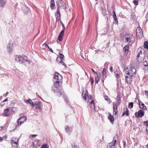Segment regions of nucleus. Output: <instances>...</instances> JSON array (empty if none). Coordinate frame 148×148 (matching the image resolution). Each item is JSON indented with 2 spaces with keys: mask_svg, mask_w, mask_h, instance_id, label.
<instances>
[{
  "mask_svg": "<svg viewBox=\"0 0 148 148\" xmlns=\"http://www.w3.org/2000/svg\"><path fill=\"white\" fill-rule=\"evenodd\" d=\"M102 75L103 78L105 79L107 77L106 69L104 68L102 71Z\"/></svg>",
  "mask_w": 148,
  "mask_h": 148,
  "instance_id": "24",
  "label": "nucleus"
},
{
  "mask_svg": "<svg viewBox=\"0 0 148 148\" xmlns=\"http://www.w3.org/2000/svg\"><path fill=\"white\" fill-rule=\"evenodd\" d=\"M110 71L112 72L113 71V68L112 66H110Z\"/></svg>",
  "mask_w": 148,
  "mask_h": 148,
  "instance_id": "49",
  "label": "nucleus"
},
{
  "mask_svg": "<svg viewBox=\"0 0 148 148\" xmlns=\"http://www.w3.org/2000/svg\"><path fill=\"white\" fill-rule=\"evenodd\" d=\"M52 90L54 93L55 95L57 97H59L61 95L64 96V93L63 90L59 89L58 88L53 87Z\"/></svg>",
  "mask_w": 148,
  "mask_h": 148,
  "instance_id": "3",
  "label": "nucleus"
},
{
  "mask_svg": "<svg viewBox=\"0 0 148 148\" xmlns=\"http://www.w3.org/2000/svg\"><path fill=\"white\" fill-rule=\"evenodd\" d=\"M145 94L146 96H148V91L147 90H145Z\"/></svg>",
  "mask_w": 148,
  "mask_h": 148,
  "instance_id": "48",
  "label": "nucleus"
},
{
  "mask_svg": "<svg viewBox=\"0 0 148 148\" xmlns=\"http://www.w3.org/2000/svg\"><path fill=\"white\" fill-rule=\"evenodd\" d=\"M143 64L144 65V66L145 67V69L147 70H148V65L147 62L146 61H145L143 62Z\"/></svg>",
  "mask_w": 148,
  "mask_h": 148,
  "instance_id": "31",
  "label": "nucleus"
},
{
  "mask_svg": "<svg viewBox=\"0 0 148 148\" xmlns=\"http://www.w3.org/2000/svg\"><path fill=\"white\" fill-rule=\"evenodd\" d=\"M146 148H148V144L146 145Z\"/></svg>",
  "mask_w": 148,
  "mask_h": 148,
  "instance_id": "58",
  "label": "nucleus"
},
{
  "mask_svg": "<svg viewBox=\"0 0 148 148\" xmlns=\"http://www.w3.org/2000/svg\"><path fill=\"white\" fill-rule=\"evenodd\" d=\"M129 110L127 108H126V110H125L123 112L122 116H123L125 115H126V116H128L129 115Z\"/></svg>",
  "mask_w": 148,
  "mask_h": 148,
  "instance_id": "25",
  "label": "nucleus"
},
{
  "mask_svg": "<svg viewBox=\"0 0 148 148\" xmlns=\"http://www.w3.org/2000/svg\"><path fill=\"white\" fill-rule=\"evenodd\" d=\"M43 45L45 47V48L48 47V48H49V46L46 43H44Z\"/></svg>",
  "mask_w": 148,
  "mask_h": 148,
  "instance_id": "42",
  "label": "nucleus"
},
{
  "mask_svg": "<svg viewBox=\"0 0 148 148\" xmlns=\"http://www.w3.org/2000/svg\"><path fill=\"white\" fill-rule=\"evenodd\" d=\"M103 14L104 16H105V15L106 14L105 13H104V14Z\"/></svg>",
  "mask_w": 148,
  "mask_h": 148,
  "instance_id": "59",
  "label": "nucleus"
},
{
  "mask_svg": "<svg viewBox=\"0 0 148 148\" xmlns=\"http://www.w3.org/2000/svg\"><path fill=\"white\" fill-rule=\"evenodd\" d=\"M35 106V109H41V105L40 102H36L34 104V106Z\"/></svg>",
  "mask_w": 148,
  "mask_h": 148,
  "instance_id": "18",
  "label": "nucleus"
},
{
  "mask_svg": "<svg viewBox=\"0 0 148 148\" xmlns=\"http://www.w3.org/2000/svg\"><path fill=\"white\" fill-rule=\"evenodd\" d=\"M114 73L115 74L116 77L118 78L120 77V74L119 72H118L117 71H115Z\"/></svg>",
  "mask_w": 148,
  "mask_h": 148,
  "instance_id": "35",
  "label": "nucleus"
},
{
  "mask_svg": "<svg viewBox=\"0 0 148 148\" xmlns=\"http://www.w3.org/2000/svg\"><path fill=\"white\" fill-rule=\"evenodd\" d=\"M133 107V103L132 102H131L129 103V108H132Z\"/></svg>",
  "mask_w": 148,
  "mask_h": 148,
  "instance_id": "36",
  "label": "nucleus"
},
{
  "mask_svg": "<svg viewBox=\"0 0 148 148\" xmlns=\"http://www.w3.org/2000/svg\"><path fill=\"white\" fill-rule=\"evenodd\" d=\"M136 33L137 36H138L139 38L142 37L143 35L142 30L140 27H138L136 29Z\"/></svg>",
  "mask_w": 148,
  "mask_h": 148,
  "instance_id": "10",
  "label": "nucleus"
},
{
  "mask_svg": "<svg viewBox=\"0 0 148 148\" xmlns=\"http://www.w3.org/2000/svg\"><path fill=\"white\" fill-rule=\"evenodd\" d=\"M62 81H59L57 80L56 81H55V82H54V85L55 86V87H56L58 88V87L61 85V84L62 83Z\"/></svg>",
  "mask_w": 148,
  "mask_h": 148,
  "instance_id": "20",
  "label": "nucleus"
},
{
  "mask_svg": "<svg viewBox=\"0 0 148 148\" xmlns=\"http://www.w3.org/2000/svg\"><path fill=\"white\" fill-rule=\"evenodd\" d=\"M136 73V70L134 67L131 66L128 68L124 74L126 82L127 83H130L132 81L133 77H135Z\"/></svg>",
  "mask_w": 148,
  "mask_h": 148,
  "instance_id": "1",
  "label": "nucleus"
},
{
  "mask_svg": "<svg viewBox=\"0 0 148 148\" xmlns=\"http://www.w3.org/2000/svg\"><path fill=\"white\" fill-rule=\"evenodd\" d=\"M101 9L103 12V11H106L105 8H101Z\"/></svg>",
  "mask_w": 148,
  "mask_h": 148,
  "instance_id": "51",
  "label": "nucleus"
},
{
  "mask_svg": "<svg viewBox=\"0 0 148 148\" xmlns=\"http://www.w3.org/2000/svg\"><path fill=\"white\" fill-rule=\"evenodd\" d=\"M69 130V127L67 126H66L65 127V131L66 132H67Z\"/></svg>",
  "mask_w": 148,
  "mask_h": 148,
  "instance_id": "41",
  "label": "nucleus"
},
{
  "mask_svg": "<svg viewBox=\"0 0 148 148\" xmlns=\"http://www.w3.org/2000/svg\"><path fill=\"white\" fill-rule=\"evenodd\" d=\"M144 48L146 49H148V42L147 41H145L144 42Z\"/></svg>",
  "mask_w": 148,
  "mask_h": 148,
  "instance_id": "33",
  "label": "nucleus"
},
{
  "mask_svg": "<svg viewBox=\"0 0 148 148\" xmlns=\"http://www.w3.org/2000/svg\"><path fill=\"white\" fill-rule=\"evenodd\" d=\"M0 139H2L1 137H0Z\"/></svg>",
  "mask_w": 148,
  "mask_h": 148,
  "instance_id": "62",
  "label": "nucleus"
},
{
  "mask_svg": "<svg viewBox=\"0 0 148 148\" xmlns=\"http://www.w3.org/2000/svg\"><path fill=\"white\" fill-rule=\"evenodd\" d=\"M15 60L16 61L21 64H22L24 62L23 58L20 55H16L15 57Z\"/></svg>",
  "mask_w": 148,
  "mask_h": 148,
  "instance_id": "8",
  "label": "nucleus"
},
{
  "mask_svg": "<svg viewBox=\"0 0 148 148\" xmlns=\"http://www.w3.org/2000/svg\"><path fill=\"white\" fill-rule=\"evenodd\" d=\"M60 63L61 64H62L63 65H65V63L62 61L60 62Z\"/></svg>",
  "mask_w": 148,
  "mask_h": 148,
  "instance_id": "52",
  "label": "nucleus"
},
{
  "mask_svg": "<svg viewBox=\"0 0 148 148\" xmlns=\"http://www.w3.org/2000/svg\"><path fill=\"white\" fill-rule=\"evenodd\" d=\"M113 17L114 18V21H115V22L116 23H118V21L116 14H115V15H113Z\"/></svg>",
  "mask_w": 148,
  "mask_h": 148,
  "instance_id": "34",
  "label": "nucleus"
},
{
  "mask_svg": "<svg viewBox=\"0 0 148 148\" xmlns=\"http://www.w3.org/2000/svg\"><path fill=\"white\" fill-rule=\"evenodd\" d=\"M121 97L120 95H118L116 97V102L117 105H119L121 102Z\"/></svg>",
  "mask_w": 148,
  "mask_h": 148,
  "instance_id": "27",
  "label": "nucleus"
},
{
  "mask_svg": "<svg viewBox=\"0 0 148 148\" xmlns=\"http://www.w3.org/2000/svg\"><path fill=\"white\" fill-rule=\"evenodd\" d=\"M52 52V53H53V50H52V49L50 48L49 47L48 48Z\"/></svg>",
  "mask_w": 148,
  "mask_h": 148,
  "instance_id": "53",
  "label": "nucleus"
},
{
  "mask_svg": "<svg viewBox=\"0 0 148 148\" xmlns=\"http://www.w3.org/2000/svg\"><path fill=\"white\" fill-rule=\"evenodd\" d=\"M5 138H7V136H6L5 137Z\"/></svg>",
  "mask_w": 148,
  "mask_h": 148,
  "instance_id": "61",
  "label": "nucleus"
},
{
  "mask_svg": "<svg viewBox=\"0 0 148 148\" xmlns=\"http://www.w3.org/2000/svg\"><path fill=\"white\" fill-rule=\"evenodd\" d=\"M7 2L6 0H0V6L3 7Z\"/></svg>",
  "mask_w": 148,
  "mask_h": 148,
  "instance_id": "23",
  "label": "nucleus"
},
{
  "mask_svg": "<svg viewBox=\"0 0 148 148\" xmlns=\"http://www.w3.org/2000/svg\"><path fill=\"white\" fill-rule=\"evenodd\" d=\"M55 6V3L54 0H51L50 2V8L52 10L53 9Z\"/></svg>",
  "mask_w": 148,
  "mask_h": 148,
  "instance_id": "29",
  "label": "nucleus"
},
{
  "mask_svg": "<svg viewBox=\"0 0 148 148\" xmlns=\"http://www.w3.org/2000/svg\"><path fill=\"white\" fill-rule=\"evenodd\" d=\"M8 98H6L3 101V102H5V101H8Z\"/></svg>",
  "mask_w": 148,
  "mask_h": 148,
  "instance_id": "54",
  "label": "nucleus"
},
{
  "mask_svg": "<svg viewBox=\"0 0 148 148\" xmlns=\"http://www.w3.org/2000/svg\"><path fill=\"white\" fill-rule=\"evenodd\" d=\"M105 99L109 103H110L111 102V101L110 100V99L107 96H104Z\"/></svg>",
  "mask_w": 148,
  "mask_h": 148,
  "instance_id": "30",
  "label": "nucleus"
},
{
  "mask_svg": "<svg viewBox=\"0 0 148 148\" xmlns=\"http://www.w3.org/2000/svg\"><path fill=\"white\" fill-rule=\"evenodd\" d=\"M126 143L124 141H123L122 143H121V145L123 146V147H124L125 146Z\"/></svg>",
  "mask_w": 148,
  "mask_h": 148,
  "instance_id": "40",
  "label": "nucleus"
},
{
  "mask_svg": "<svg viewBox=\"0 0 148 148\" xmlns=\"http://www.w3.org/2000/svg\"><path fill=\"white\" fill-rule=\"evenodd\" d=\"M97 76L95 77V82L96 83H97L98 82L99 80V78L98 77V74H97Z\"/></svg>",
  "mask_w": 148,
  "mask_h": 148,
  "instance_id": "32",
  "label": "nucleus"
},
{
  "mask_svg": "<svg viewBox=\"0 0 148 148\" xmlns=\"http://www.w3.org/2000/svg\"><path fill=\"white\" fill-rule=\"evenodd\" d=\"M60 57L61 59L62 60H63V58H64V56L62 54H60Z\"/></svg>",
  "mask_w": 148,
  "mask_h": 148,
  "instance_id": "45",
  "label": "nucleus"
},
{
  "mask_svg": "<svg viewBox=\"0 0 148 148\" xmlns=\"http://www.w3.org/2000/svg\"><path fill=\"white\" fill-rule=\"evenodd\" d=\"M64 32V30H62L60 33L58 38V40L60 41H61L62 40Z\"/></svg>",
  "mask_w": 148,
  "mask_h": 148,
  "instance_id": "15",
  "label": "nucleus"
},
{
  "mask_svg": "<svg viewBox=\"0 0 148 148\" xmlns=\"http://www.w3.org/2000/svg\"><path fill=\"white\" fill-rule=\"evenodd\" d=\"M10 110L9 108H8L4 109L3 112V114L4 116H10L11 113Z\"/></svg>",
  "mask_w": 148,
  "mask_h": 148,
  "instance_id": "11",
  "label": "nucleus"
},
{
  "mask_svg": "<svg viewBox=\"0 0 148 148\" xmlns=\"http://www.w3.org/2000/svg\"><path fill=\"white\" fill-rule=\"evenodd\" d=\"M118 105L117 104H113V113L114 115H116L118 112Z\"/></svg>",
  "mask_w": 148,
  "mask_h": 148,
  "instance_id": "13",
  "label": "nucleus"
},
{
  "mask_svg": "<svg viewBox=\"0 0 148 148\" xmlns=\"http://www.w3.org/2000/svg\"><path fill=\"white\" fill-rule=\"evenodd\" d=\"M139 104L140 106H140L141 108L144 110H146L147 109V108L146 107L143 103H142L141 102H139Z\"/></svg>",
  "mask_w": 148,
  "mask_h": 148,
  "instance_id": "22",
  "label": "nucleus"
},
{
  "mask_svg": "<svg viewBox=\"0 0 148 148\" xmlns=\"http://www.w3.org/2000/svg\"><path fill=\"white\" fill-rule=\"evenodd\" d=\"M61 24H62V27L63 28V29L62 30H64H64H65V27L64 24L62 22L61 23Z\"/></svg>",
  "mask_w": 148,
  "mask_h": 148,
  "instance_id": "43",
  "label": "nucleus"
},
{
  "mask_svg": "<svg viewBox=\"0 0 148 148\" xmlns=\"http://www.w3.org/2000/svg\"><path fill=\"white\" fill-rule=\"evenodd\" d=\"M113 13L114 14V15H115V14H116L114 10L113 11Z\"/></svg>",
  "mask_w": 148,
  "mask_h": 148,
  "instance_id": "55",
  "label": "nucleus"
},
{
  "mask_svg": "<svg viewBox=\"0 0 148 148\" xmlns=\"http://www.w3.org/2000/svg\"><path fill=\"white\" fill-rule=\"evenodd\" d=\"M117 142L116 139H113L111 143L108 144L107 148H115V146Z\"/></svg>",
  "mask_w": 148,
  "mask_h": 148,
  "instance_id": "7",
  "label": "nucleus"
},
{
  "mask_svg": "<svg viewBox=\"0 0 148 148\" xmlns=\"http://www.w3.org/2000/svg\"><path fill=\"white\" fill-rule=\"evenodd\" d=\"M32 138H34L37 136V134H33L31 135Z\"/></svg>",
  "mask_w": 148,
  "mask_h": 148,
  "instance_id": "46",
  "label": "nucleus"
},
{
  "mask_svg": "<svg viewBox=\"0 0 148 148\" xmlns=\"http://www.w3.org/2000/svg\"><path fill=\"white\" fill-rule=\"evenodd\" d=\"M73 148H79V147L77 145H74L73 146Z\"/></svg>",
  "mask_w": 148,
  "mask_h": 148,
  "instance_id": "50",
  "label": "nucleus"
},
{
  "mask_svg": "<svg viewBox=\"0 0 148 148\" xmlns=\"http://www.w3.org/2000/svg\"><path fill=\"white\" fill-rule=\"evenodd\" d=\"M145 57V54L143 53H142V51H140L137 56V60L139 62H141L144 61Z\"/></svg>",
  "mask_w": 148,
  "mask_h": 148,
  "instance_id": "5",
  "label": "nucleus"
},
{
  "mask_svg": "<svg viewBox=\"0 0 148 148\" xmlns=\"http://www.w3.org/2000/svg\"><path fill=\"white\" fill-rule=\"evenodd\" d=\"M144 112L143 110H140L138 112H136L135 115L136 117H142L144 116Z\"/></svg>",
  "mask_w": 148,
  "mask_h": 148,
  "instance_id": "9",
  "label": "nucleus"
},
{
  "mask_svg": "<svg viewBox=\"0 0 148 148\" xmlns=\"http://www.w3.org/2000/svg\"><path fill=\"white\" fill-rule=\"evenodd\" d=\"M90 107L92 109H95V106L94 103V101L93 100H92V101L90 102Z\"/></svg>",
  "mask_w": 148,
  "mask_h": 148,
  "instance_id": "28",
  "label": "nucleus"
},
{
  "mask_svg": "<svg viewBox=\"0 0 148 148\" xmlns=\"http://www.w3.org/2000/svg\"><path fill=\"white\" fill-rule=\"evenodd\" d=\"M90 81L91 84L92 85L93 84L94 82L93 78L92 77H90Z\"/></svg>",
  "mask_w": 148,
  "mask_h": 148,
  "instance_id": "37",
  "label": "nucleus"
},
{
  "mask_svg": "<svg viewBox=\"0 0 148 148\" xmlns=\"http://www.w3.org/2000/svg\"><path fill=\"white\" fill-rule=\"evenodd\" d=\"M18 139L12 140L11 143L12 145L15 147H17Z\"/></svg>",
  "mask_w": 148,
  "mask_h": 148,
  "instance_id": "16",
  "label": "nucleus"
},
{
  "mask_svg": "<svg viewBox=\"0 0 148 148\" xmlns=\"http://www.w3.org/2000/svg\"><path fill=\"white\" fill-rule=\"evenodd\" d=\"M2 140V139H0V140H1V141Z\"/></svg>",
  "mask_w": 148,
  "mask_h": 148,
  "instance_id": "63",
  "label": "nucleus"
},
{
  "mask_svg": "<svg viewBox=\"0 0 148 148\" xmlns=\"http://www.w3.org/2000/svg\"><path fill=\"white\" fill-rule=\"evenodd\" d=\"M91 70L93 71V72L96 74V75L98 74L97 72L95 71L93 69H92Z\"/></svg>",
  "mask_w": 148,
  "mask_h": 148,
  "instance_id": "47",
  "label": "nucleus"
},
{
  "mask_svg": "<svg viewBox=\"0 0 148 148\" xmlns=\"http://www.w3.org/2000/svg\"><path fill=\"white\" fill-rule=\"evenodd\" d=\"M125 42H127L128 44L130 45H132L135 41V38L132 35L126 34L125 35Z\"/></svg>",
  "mask_w": 148,
  "mask_h": 148,
  "instance_id": "2",
  "label": "nucleus"
},
{
  "mask_svg": "<svg viewBox=\"0 0 148 148\" xmlns=\"http://www.w3.org/2000/svg\"><path fill=\"white\" fill-rule=\"evenodd\" d=\"M138 0H134L133 1L134 3L136 5H138Z\"/></svg>",
  "mask_w": 148,
  "mask_h": 148,
  "instance_id": "39",
  "label": "nucleus"
},
{
  "mask_svg": "<svg viewBox=\"0 0 148 148\" xmlns=\"http://www.w3.org/2000/svg\"><path fill=\"white\" fill-rule=\"evenodd\" d=\"M34 146H32L31 148H37L36 146H39L40 145L39 143V140L38 139L35 140L33 142Z\"/></svg>",
  "mask_w": 148,
  "mask_h": 148,
  "instance_id": "14",
  "label": "nucleus"
},
{
  "mask_svg": "<svg viewBox=\"0 0 148 148\" xmlns=\"http://www.w3.org/2000/svg\"><path fill=\"white\" fill-rule=\"evenodd\" d=\"M13 108H12V109H11V110L12 111V112H13Z\"/></svg>",
  "mask_w": 148,
  "mask_h": 148,
  "instance_id": "60",
  "label": "nucleus"
},
{
  "mask_svg": "<svg viewBox=\"0 0 148 148\" xmlns=\"http://www.w3.org/2000/svg\"><path fill=\"white\" fill-rule=\"evenodd\" d=\"M146 130L147 132H148V127L146 128Z\"/></svg>",
  "mask_w": 148,
  "mask_h": 148,
  "instance_id": "56",
  "label": "nucleus"
},
{
  "mask_svg": "<svg viewBox=\"0 0 148 148\" xmlns=\"http://www.w3.org/2000/svg\"><path fill=\"white\" fill-rule=\"evenodd\" d=\"M55 16H56V18H57L58 16L60 18V12L59 7H58L57 8V13L56 14Z\"/></svg>",
  "mask_w": 148,
  "mask_h": 148,
  "instance_id": "26",
  "label": "nucleus"
},
{
  "mask_svg": "<svg viewBox=\"0 0 148 148\" xmlns=\"http://www.w3.org/2000/svg\"><path fill=\"white\" fill-rule=\"evenodd\" d=\"M26 117L25 116L21 117L18 119L17 121V126H20L23 123L25 122L26 121Z\"/></svg>",
  "mask_w": 148,
  "mask_h": 148,
  "instance_id": "6",
  "label": "nucleus"
},
{
  "mask_svg": "<svg viewBox=\"0 0 148 148\" xmlns=\"http://www.w3.org/2000/svg\"><path fill=\"white\" fill-rule=\"evenodd\" d=\"M54 78L57 80L62 81V76L58 72L55 73Z\"/></svg>",
  "mask_w": 148,
  "mask_h": 148,
  "instance_id": "12",
  "label": "nucleus"
},
{
  "mask_svg": "<svg viewBox=\"0 0 148 148\" xmlns=\"http://www.w3.org/2000/svg\"><path fill=\"white\" fill-rule=\"evenodd\" d=\"M24 102L26 103L27 104H30V105L32 106L33 108L34 107V104L30 99H29L28 100H24Z\"/></svg>",
  "mask_w": 148,
  "mask_h": 148,
  "instance_id": "17",
  "label": "nucleus"
},
{
  "mask_svg": "<svg viewBox=\"0 0 148 148\" xmlns=\"http://www.w3.org/2000/svg\"><path fill=\"white\" fill-rule=\"evenodd\" d=\"M60 2H62L63 3V5H64V2H63L62 1H61Z\"/></svg>",
  "mask_w": 148,
  "mask_h": 148,
  "instance_id": "57",
  "label": "nucleus"
},
{
  "mask_svg": "<svg viewBox=\"0 0 148 148\" xmlns=\"http://www.w3.org/2000/svg\"><path fill=\"white\" fill-rule=\"evenodd\" d=\"M144 123L146 125V126L148 127V120L147 121H144Z\"/></svg>",
  "mask_w": 148,
  "mask_h": 148,
  "instance_id": "44",
  "label": "nucleus"
},
{
  "mask_svg": "<svg viewBox=\"0 0 148 148\" xmlns=\"http://www.w3.org/2000/svg\"><path fill=\"white\" fill-rule=\"evenodd\" d=\"M129 49V46L128 45H126L124 47L125 53L127 55Z\"/></svg>",
  "mask_w": 148,
  "mask_h": 148,
  "instance_id": "21",
  "label": "nucleus"
},
{
  "mask_svg": "<svg viewBox=\"0 0 148 148\" xmlns=\"http://www.w3.org/2000/svg\"><path fill=\"white\" fill-rule=\"evenodd\" d=\"M82 96L83 97V99L85 101L88 102L91 100V96L88 95V92L86 90L83 91Z\"/></svg>",
  "mask_w": 148,
  "mask_h": 148,
  "instance_id": "4",
  "label": "nucleus"
},
{
  "mask_svg": "<svg viewBox=\"0 0 148 148\" xmlns=\"http://www.w3.org/2000/svg\"><path fill=\"white\" fill-rule=\"evenodd\" d=\"M109 116L108 117V119L110 121V122L112 124L114 123V118L113 116L110 113H109Z\"/></svg>",
  "mask_w": 148,
  "mask_h": 148,
  "instance_id": "19",
  "label": "nucleus"
},
{
  "mask_svg": "<svg viewBox=\"0 0 148 148\" xmlns=\"http://www.w3.org/2000/svg\"><path fill=\"white\" fill-rule=\"evenodd\" d=\"M41 148H49V146L46 144H44Z\"/></svg>",
  "mask_w": 148,
  "mask_h": 148,
  "instance_id": "38",
  "label": "nucleus"
}]
</instances>
